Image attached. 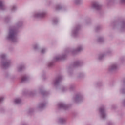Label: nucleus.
Masks as SVG:
<instances>
[{"label": "nucleus", "mask_w": 125, "mask_h": 125, "mask_svg": "<svg viewBox=\"0 0 125 125\" xmlns=\"http://www.w3.org/2000/svg\"><path fill=\"white\" fill-rule=\"evenodd\" d=\"M2 7H3V4L2 2L0 1V8H2Z\"/></svg>", "instance_id": "obj_1"}, {"label": "nucleus", "mask_w": 125, "mask_h": 125, "mask_svg": "<svg viewBox=\"0 0 125 125\" xmlns=\"http://www.w3.org/2000/svg\"><path fill=\"white\" fill-rule=\"evenodd\" d=\"M15 102L16 103H19L20 102V100L19 99H17L15 100Z\"/></svg>", "instance_id": "obj_2"}, {"label": "nucleus", "mask_w": 125, "mask_h": 125, "mask_svg": "<svg viewBox=\"0 0 125 125\" xmlns=\"http://www.w3.org/2000/svg\"><path fill=\"white\" fill-rule=\"evenodd\" d=\"M97 6H98V3H95L93 4V7H97Z\"/></svg>", "instance_id": "obj_3"}, {"label": "nucleus", "mask_w": 125, "mask_h": 125, "mask_svg": "<svg viewBox=\"0 0 125 125\" xmlns=\"http://www.w3.org/2000/svg\"><path fill=\"white\" fill-rule=\"evenodd\" d=\"M22 82H24V81H26V77H23L21 79Z\"/></svg>", "instance_id": "obj_4"}, {"label": "nucleus", "mask_w": 125, "mask_h": 125, "mask_svg": "<svg viewBox=\"0 0 125 125\" xmlns=\"http://www.w3.org/2000/svg\"><path fill=\"white\" fill-rule=\"evenodd\" d=\"M100 111L101 113H103V112H104V109H100Z\"/></svg>", "instance_id": "obj_5"}, {"label": "nucleus", "mask_w": 125, "mask_h": 125, "mask_svg": "<svg viewBox=\"0 0 125 125\" xmlns=\"http://www.w3.org/2000/svg\"><path fill=\"white\" fill-rule=\"evenodd\" d=\"M41 52H42V53H43V50H42L41 51Z\"/></svg>", "instance_id": "obj_6"}, {"label": "nucleus", "mask_w": 125, "mask_h": 125, "mask_svg": "<svg viewBox=\"0 0 125 125\" xmlns=\"http://www.w3.org/2000/svg\"><path fill=\"white\" fill-rule=\"evenodd\" d=\"M0 101H1V100L0 99Z\"/></svg>", "instance_id": "obj_7"}, {"label": "nucleus", "mask_w": 125, "mask_h": 125, "mask_svg": "<svg viewBox=\"0 0 125 125\" xmlns=\"http://www.w3.org/2000/svg\"><path fill=\"white\" fill-rule=\"evenodd\" d=\"M103 118H104V116H103Z\"/></svg>", "instance_id": "obj_8"}]
</instances>
